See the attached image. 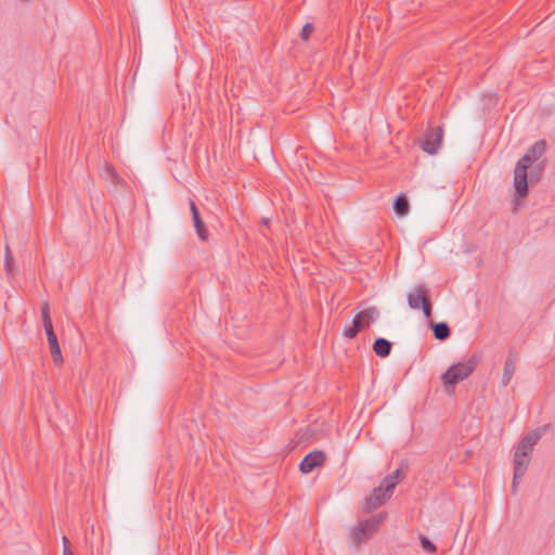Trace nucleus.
Segmentation results:
<instances>
[{
  "label": "nucleus",
  "instance_id": "obj_1",
  "mask_svg": "<svg viewBox=\"0 0 555 555\" xmlns=\"http://www.w3.org/2000/svg\"><path fill=\"white\" fill-rule=\"evenodd\" d=\"M384 519V514H377L369 519L360 521L350 531L349 540L351 544L359 548L362 543H365L377 531Z\"/></svg>",
  "mask_w": 555,
  "mask_h": 555
},
{
  "label": "nucleus",
  "instance_id": "obj_2",
  "mask_svg": "<svg viewBox=\"0 0 555 555\" xmlns=\"http://www.w3.org/2000/svg\"><path fill=\"white\" fill-rule=\"evenodd\" d=\"M479 358L475 354L466 362H459L449 367V370L442 375V380L448 386H454L468 377L475 370Z\"/></svg>",
  "mask_w": 555,
  "mask_h": 555
},
{
  "label": "nucleus",
  "instance_id": "obj_3",
  "mask_svg": "<svg viewBox=\"0 0 555 555\" xmlns=\"http://www.w3.org/2000/svg\"><path fill=\"white\" fill-rule=\"evenodd\" d=\"M379 318V310L376 307H370L359 312L352 320V323L344 330V336L353 338L357 334L371 324L375 323Z\"/></svg>",
  "mask_w": 555,
  "mask_h": 555
},
{
  "label": "nucleus",
  "instance_id": "obj_4",
  "mask_svg": "<svg viewBox=\"0 0 555 555\" xmlns=\"http://www.w3.org/2000/svg\"><path fill=\"white\" fill-rule=\"evenodd\" d=\"M534 162L525 154L516 164L514 170V188L518 197L524 198L528 194V169Z\"/></svg>",
  "mask_w": 555,
  "mask_h": 555
},
{
  "label": "nucleus",
  "instance_id": "obj_5",
  "mask_svg": "<svg viewBox=\"0 0 555 555\" xmlns=\"http://www.w3.org/2000/svg\"><path fill=\"white\" fill-rule=\"evenodd\" d=\"M443 140V129L441 126L428 127L425 131L421 146L424 152L430 155H435L441 146Z\"/></svg>",
  "mask_w": 555,
  "mask_h": 555
},
{
  "label": "nucleus",
  "instance_id": "obj_6",
  "mask_svg": "<svg viewBox=\"0 0 555 555\" xmlns=\"http://www.w3.org/2000/svg\"><path fill=\"white\" fill-rule=\"evenodd\" d=\"M392 490H388L386 485L380 483L375 488L371 495L366 498V507L369 511L375 509L383 505L392 494Z\"/></svg>",
  "mask_w": 555,
  "mask_h": 555
},
{
  "label": "nucleus",
  "instance_id": "obj_7",
  "mask_svg": "<svg viewBox=\"0 0 555 555\" xmlns=\"http://www.w3.org/2000/svg\"><path fill=\"white\" fill-rule=\"evenodd\" d=\"M325 454L322 451H312L308 453L299 465V469L304 474L312 472L315 467L323 465L325 462Z\"/></svg>",
  "mask_w": 555,
  "mask_h": 555
},
{
  "label": "nucleus",
  "instance_id": "obj_8",
  "mask_svg": "<svg viewBox=\"0 0 555 555\" xmlns=\"http://www.w3.org/2000/svg\"><path fill=\"white\" fill-rule=\"evenodd\" d=\"M530 462V456L528 455H520V454H514V477H513V483H512V490L515 493L517 490V486L519 482V479H521L528 468Z\"/></svg>",
  "mask_w": 555,
  "mask_h": 555
},
{
  "label": "nucleus",
  "instance_id": "obj_9",
  "mask_svg": "<svg viewBox=\"0 0 555 555\" xmlns=\"http://www.w3.org/2000/svg\"><path fill=\"white\" fill-rule=\"evenodd\" d=\"M41 314L43 321V327L48 337L49 347H60L57 337L53 331L52 321L50 318V308L49 304L44 302L41 307Z\"/></svg>",
  "mask_w": 555,
  "mask_h": 555
},
{
  "label": "nucleus",
  "instance_id": "obj_10",
  "mask_svg": "<svg viewBox=\"0 0 555 555\" xmlns=\"http://www.w3.org/2000/svg\"><path fill=\"white\" fill-rule=\"evenodd\" d=\"M429 296V291L425 285H417L412 293L408 295V304L411 309H421L422 304Z\"/></svg>",
  "mask_w": 555,
  "mask_h": 555
},
{
  "label": "nucleus",
  "instance_id": "obj_11",
  "mask_svg": "<svg viewBox=\"0 0 555 555\" xmlns=\"http://www.w3.org/2000/svg\"><path fill=\"white\" fill-rule=\"evenodd\" d=\"M190 209H191V212H192L194 228L196 230V233H197L198 237L202 241H204V242L207 241L208 237H209L208 230H207L204 221L201 218L198 208L196 207L194 201H192V199H190Z\"/></svg>",
  "mask_w": 555,
  "mask_h": 555
},
{
  "label": "nucleus",
  "instance_id": "obj_12",
  "mask_svg": "<svg viewBox=\"0 0 555 555\" xmlns=\"http://www.w3.org/2000/svg\"><path fill=\"white\" fill-rule=\"evenodd\" d=\"M516 353H512L505 361L503 375H502V385L507 386L516 371Z\"/></svg>",
  "mask_w": 555,
  "mask_h": 555
},
{
  "label": "nucleus",
  "instance_id": "obj_13",
  "mask_svg": "<svg viewBox=\"0 0 555 555\" xmlns=\"http://www.w3.org/2000/svg\"><path fill=\"white\" fill-rule=\"evenodd\" d=\"M102 177L105 181L111 182L115 186H118L121 183H124L122 178L117 173L115 168L108 164H105V167L102 171Z\"/></svg>",
  "mask_w": 555,
  "mask_h": 555
},
{
  "label": "nucleus",
  "instance_id": "obj_14",
  "mask_svg": "<svg viewBox=\"0 0 555 555\" xmlns=\"http://www.w3.org/2000/svg\"><path fill=\"white\" fill-rule=\"evenodd\" d=\"M393 210L399 216H405L410 210V204L404 194H400L393 202Z\"/></svg>",
  "mask_w": 555,
  "mask_h": 555
},
{
  "label": "nucleus",
  "instance_id": "obj_15",
  "mask_svg": "<svg viewBox=\"0 0 555 555\" xmlns=\"http://www.w3.org/2000/svg\"><path fill=\"white\" fill-rule=\"evenodd\" d=\"M434 336L439 340H444L450 336V327L446 322L435 323L431 326Z\"/></svg>",
  "mask_w": 555,
  "mask_h": 555
},
{
  "label": "nucleus",
  "instance_id": "obj_16",
  "mask_svg": "<svg viewBox=\"0 0 555 555\" xmlns=\"http://www.w3.org/2000/svg\"><path fill=\"white\" fill-rule=\"evenodd\" d=\"M403 478L402 472L400 468L396 469L392 474L387 475L382 481L383 485H386L388 490H395L398 482Z\"/></svg>",
  "mask_w": 555,
  "mask_h": 555
},
{
  "label": "nucleus",
  "instance_id": "obj_17",
  "mask_svg": "<svg viewBox=\"0 0 555 555\" xmlns=\"http://www.w3.org/2000/svg\"><path fill=\"white\" fill-rule=\"evenodd\" d=\"M545 152V141L540 140L535 142L527 152L526 154L532 158L533 162L539 159L543 153Z\"/></svg>",
  "mask_w": 555,
  "mask_h": 555
},
{
  "label": "nucleus",
  "instance_id": "obj_18",
  "mask_svg": "<svg viewBox=\"0 0 555 555\" xmlns=\"http://www.w3.org/2000/svg\"><path fill=\"white\" fill-rule=\"evenodd\" d=\"M541 436H542V433H541L540 428H537V429L528 433L520 441L533 450V447L540 440Z\"/></svg>",
  "mask_w": 555,
  "mask_h": 555
},
{
  "label": "nucleus",
  "instance_id": "obj_19",
  "mask_svg": "<svg viewBox=\"0 0 555 555\" xmlns=\"http://www.w3.org/2000/svg\"><path fill=\"white\" fill-rule=\"evenodd\" d=\"M541 436H542V433H541L540 428H537V429L528 433L520 441L533 450V447L540 440Z\"/></svg>",
  "mask_w": 555,
  "mask_h": 555
},
{
  "label": "nucleus",
  "instance_id": "obj_20",
  "mask_svg": "<svg viewBox=\"0 0 555 555\" xmlns=\"http://www.w3.org/2000/svg\"><path fill=\"white\" fill-rule=\"evenodd\" d=\"M422 547L427 553H435L437 551L436 545L425 535L420 537Z\"/></svg>",
  "mask_w": 555,
  "mask_h": 555
},
{
  "label": "nucleus",
  "instance_id": "obj_21",
  "mask_svg": "<svg viewBox=\"0 0 555 555\" xmlns=\"http://www.w3.org/2000/svg\"><path fill=\"white\" fill-rule=\"evenodd\" d=\"M50 353L55 365H61L63 363L62 349H50Z\"/></svg>",
  "mask_w": 555,
  "mask_h": 555
},
{
  "label": "nucleus",
  "instance_id": "obj_22",
  "mask_svg": "<svg viewBox=\"0 0 555 555\" xmlns=\"http://www.w3.org/2000/svg\"><path fill=\"white\" fill-rule=\"evenodd\" d=\"M531 452H532V449L529 448L528 446H526L525 443H522L521 441L519 442V444L515 451L516 454H520L521 456L522 455L530 456Z\"/></svg>",
  "mask_w": 555,
  "mask_h": 555
},
{
  "label": "nucleus",
  "instance_id": "obj_23",
  "mask_svg": "<svg viewBox=\"0 0 555 555\" xmlns=\"http://www.w3.org/2000/svg\"><path fill=\"white\" fill-rule=\"evenodd\" d=\"M421 309L423 310L424 314L427 318H429L431 315L433 306H431V301H430V297L429 296L422 304Z\"/></svg>",
  "mask_w": 555,
  "mask_h": 555
},
{
  "label": "nucleus",
  "instance_id": "obj_24",
  "mask_svg": "<svg viewBox=\"0 0 555 555\" xmlns=\"http://www.w3.org/2000/svg\"><path fill=\"white\" fill-rule=\"evenodd\" d=\"M313 31V26L311 24H306L302 29H301V38L304 40H307L310 35L312 34Z\"/></svg>",
  "mask_w": 555,
  "mask_h": 555
},
{
  "label": "nucleus",
  "instance_id": "obj_25",
  "mask_svg": "<svg viewBox=\"0 0 555 555\" xmlns=\"http://www.w3.org/2000/svg\"><path fill=\"white\" fill-rule=\"evenodd\" d=\"M372 347H392V344L386 338H377Z\"/></svg>",
  "mask_w": 555,
  "mask_h": 555
},
{
  "label": "nucleus",
  "instance_id": "obj_26",
  "mask_svg": "<svg viewBox=\"0 0 555 555\" xmlns=\"http://www.w3.org/2000/svg\"><path fill=\"white\" fill-rule=\"evenodd\" d=\"M4 267L8 273H12L13 271V256L5 257Z\"/></svg>",
  "mask_w": 555,
  "mask_h": 555
},
{
  "label": "nucleus",
  "instance_id": "obj_27",
  "mask_svg": "<svg viewBox=\"0 0 555 555\" xmlns=\"http://www.w3.org/2000/svg\"><path fill=\"white\" fill-rule=\"evenodd\" d=\"M376 354L380 358H386L390 354L391 349H374Z\"/></svg>",
  "mask_w": 555,
  "mask_h": 555
},
{
  "label": "nucleus",
  "instance_id": "obj_28",
  "mask_svg": "<svg viewBox=\"0 0 555 555\" xmlns=\"http://www.w3.org/2000/svg\"><path fill=\"white\" fill-rule=\"evenodd\" d=\"M63 555H74L69 546L63 547Z\"/></svg>",
  "mask_w": 555,
  "mask_h": 555
},
{
  "label": "nucleus",
  "instance_id": "obj_29",
  "mask_svg": "<svg viewBox=\"0 0 555 555\" xmlns=\"http://www.w3.org/2000/svg\"><path fill=\"white\" fill-rule=\"evenodd\" d=\"M12 256L9 245L5 246V257Z\"/></svg>",
  "mask_w": 555,
  "mask_h": 555
},
{
  "label": "nucleus",
  "instance_id": "obj_30",
  "mask_svg": "<svg viewBox=\"0 0 555 555\" xmlns=\"http://www.w3.org/2000/svg\"><path fill=\"white\" fill-rule=\"evenodd\" d=\"M63 544H64V547L68 546V544H69V541L65 535L63 537Z\"/></svg>",
  "mask_w": 555,
  "mask_h": 555
}]
</instances>
